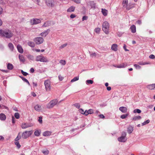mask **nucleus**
Masks as SVG:
<instances>
[{
  "mask_svg": "<svg viewBox=\"0 0 155 155\" xmlns=\"http://www.w3.org/2000/svg\"><path fill=\"white\" fill-rule=\"evenodd\" d=\"M0 35L2 37H5L7 38H11L13 34L11 31L8 30H0Z\"/></svg>",
  "mask_w": 155,
  "mask_h": 155,
  "instance_id": "obj_1",
  "label": "nucleus"
},
{
  "mask_svg": "<svg viewBox=\"0 0 155 155\" xmlns=\"http://www.w3.org/2000/svg\"><path fill=\"white\" fill-rule=\"evenodd\" d=\"M86 7L87 9L89 10H95L97 8V5L94 1H89L86 2Z\"/></svg>",
  "mask_w": 155,
  "mask_h": 155,
  "instance_id": "obj_2",
  "label": "nucleus"
},
{
  "mask_svg": "<svg viewBox=\"0 0 155 155\" xmlns=\"http://www.w3.org/2000/svg\"><path fill=\"white\" fill-rule=\"evenodd\" d=\"M35 61H40L42 62L46 63L49 62V61L47 58L43 56L42 54L38 55L36 56Z\"/></svg>",
  "mask_w": 155,
  "mask_h": 155,
  "instance_id": "obj_3",
  "label": "nucleus"
},
{
  "mask_svg": "<svg viewBox=\"0 0 155 155\" xmlns=\"http://www.w3.org/2000/svg\"><path fill=\"white\" fill-rule=\"evenodd\" d=\"M109 24L107 21L104 22L102 24V29L106 34H108L109 33Z\"/></svg>",
  "mask_w": 155,
  "mask_h": 155,
  "instance_id": "obj_4",
  "label": "nucleus"
},
{
  "mask_svg": "<svg viewBox=\"0 0 155 155\" xmlns=\"http://www.w3.org/2000/svg\"><path fill=\"white\" fill-rule=\"evenodd\" d=\"M58 102L57 99L53 100L50 101L47 105V107L48 108L50 109L53 107Z\"/></svg>",
  "mask_w": 155,
  "mask_h": 155,
  "instance_id": "obj_5",
  "label": "nucleus"
},
{
  "mask_svg": "<svg viewBox=\"0 0 155 155\" xmlns=\"http://www.w3.org/2000/svg\"><path fill=\"white\" fill-rule=\"evenodd\" d=\"M32 134L31 131H25L23 132L21 135V137L24 139H27Z\"/></svg>",
  "mask_w": 155,
  "mask_h": 155,
  "instance_id": "obj_6",
  "label": "nucleus"
},
{
  "mask_svg": "<svg viewBox=\"0 0 155 155\" xmlns=\"http://www.w3.org/2000/svg\"><path fill=\"white\" fill-rule=\"evenodd\" d=\"M44 84L47 91H49L51 90V82L49 80H45L44 81Z\"/></svg>",
  "mask_w": 155,
  "mask_h": 155,
  "instance_id": "obj_7",
  "label": "nucleus"
},
{
  "mask_svg": "<svg viewBox=\"0 0 155 155\" xmlns=\"http://www.w3.org/2000/svg\"><path fill=\"white\" fill-rule=\"evenodd\" d=\"M34 41L38 45H39L42 43L44 41L43 38L41 37H38L35 38L34 39Z\"/></svg>",
  "mask_w": 155,
  "mask_h": 155,
  "instance_id": "obj_8",
  "label": "nucleus"
},
{
  "mask_svg": "<svg viewBox=\"0 0 155 155\" xmlns=\"http://www.w3.org/2000/svg\"><path fill=\"white\" fill-rule=\"evenodd\" d=\"M34 125V124L31 123H24L21 124V127L22 129H25L27 128L31 127Z\"/></svg>",
  "mask_w": 155,
  "mask_h": 155,
  "instance_id": "obj_9",
  "label": "nucleus"
},
{
  "mask_svg": "<svg viewBox=\"0 0 155 155\" xmlns=\"http://www.w3.org/2000/svg\"><path fill=\"white\" fill-rule=\"evenodd\" d=\"M50 31L49 29H47L44 32L41 33L40 35L42 37H45L48 34Z\"/></svg>",
  "mask_w": 155,
  "mask_h": 155,
  "instance_id": "obj_10",
  "label": "nucleus"
},
{
  "mask_svg": "<svg viewBox=\"0 0 155 155\" xmlns=\"http://www.w3.org/2000/svg\"><path fill=\"white\" fill-rule=\"evenodd\" d=\"M119 110L122 113H125L127 112V108L124 107H121L119 108Z\"/></svg>",
  "mask_w": 155,
  "mask_h": 155,
  "instance_id": "obj_11",
  "label": "nucleus"
},
{
  "mask_svg": "<svg viewBox=\"0 0 155 155\" xmlns=\"http://www.w3.org/2000/svg\"><path fill=\"white\" fill-rule=\"evenodd\" d=\"M126 137L123 136H120L118 138V140L119 141L121 142H124L127 140Z\"/></svg>",
  "mask_w": 155,
  "mask_h": 155,
  "instance_id": "obj_12",
  "label": "nucleus"
},
{
  "mask_svg": "<svg viewBox=\"0 0 155 155\" xmlns=\"http://www.w3.org/2000/svg\"><path fill=\"white\" fill-rule=\"evenodd\" d=\"M32 20L33 25H36L41 22V21L39 19L34 18Z\"/></svg>",
  "mask_w": 155,
  "mask_h": 155,
  "instance_id": "obj_13",
  "label": "nucleus"
},
{
  "mask_svg": "<svg viewBox=\"0 0 155 155\" xmlns=\"http://www.w3.org/2000/svg\"><path fill=\"white\" fill-rule=\"evenodd\" d=\"M127 65V64L126 63H123L122 64H121L120 65H117L116 68H124Z\"/></svg>",
  "mask_w": 155,
  "mask_h": 155,
  "instance_id": "obj_14",
  "label": "nucleus"
},
{
  "mask_svg": "<svg viewBox=\"0 0 155 155\" xmlns=\"http://www.w3.org/2000/svg\"><path fill=\"white\" fill-rule=\"evenodd\" d=\"M14 66L11 63H8L7 64V68L9 70H12L13 69Z\"/></svg>",
  "mask_w": 155,
  "mask_h": 155,
  "instance_id": "obj_15",
  "label": "nucleus"
},
{
  "mask_svg": "<svg viewBox=\"0 0 155 155\" xmlns=\"http://www.w3.org/2000/svg\"><path fill=\"white\" fill-rule=\"evenodd\" d=\"M130 29L131 32L133 33H135L136 32V26L134 25H132L130 27Z\"/></svg>",
  "mask_w": 155,
  "mask_h": 155,
  "instance_id": "obj_16",
  "label": "nucleus"
},
{
  "mask_svg": "<svg viewBox=\"0 0 155 155\" xmlns=\"http://www.w3.org/2000/svg\"><path fill=\"white\" fill-rule=\"evenodd\" d=\"M51 131H45L43 133L44 136L46 137L47 136H49L51 135Z\"/></svg>",
  "mask_w": 155,
  "mask_h": 155,
  "instance_id": "obj_17",
  "label": "nucleus"
},
{
  "mask_svg": "<svg viewBox=\"0 0 155 155\" xmlns=\"http://www.w3.org/2000/svg\"><path fill=\"white\" fill-rule=\"evenodd\" d=\"M6 119V116L3 113L0 114V119L1 120H5Z\"/></svg>",
  "mask_w": 155,
  "mask_h": 155,
  "instance_id": "obj_18",
  "label": "nucleus"
},
{
  "mask_svg": "<svg viewBox=\"0 0 155 155\" xmlns=\"http://www.w3.org/2000/svg\"><path fill=\"white\" fill-rule=\"evenodd\" d=\"M18 57L20 61L24 62L25 61V58L22 55L19 54Z\"/></svg>",
  "mask_w": 155,
  "mask_h": 155,
  "instance_id": "obj_19",
  "label": "nucleus"
},
{
  "mask_svg": "<svg viewBox=\"0 0 155 155\" xmlns=\"http://www.w3.org/2000/svg\"><path fill=\"white\" fill-rule=\"evenodd\" d=\"M133 130V127L131 126L128 127L127 129V132L129 134H131Z\"/></svg>",
  "mask_w": 155,
  "mask_h": 155,
  "instance_id": "obj_20",
  "label": "nucleus"
},
{
  "mask_svg": "<svg viewBox=\"0 0 155 155\" xmlns=\"http://www.w3.org/2000/svg\"><path fill=\"white\" fill-rule=\"evenodd\" d=\"M101 12L103 15L105 16L107 15V11L105 9L102 8Z\"/></svg>",
  "mask_w": 155,
  "mask_h": 155,
  "instance_id": "obj_21",
  "label": "nucleus"
},
{
  "mask_svg": "<svg viewBox=\"0 0 155 155\" xmlns=\"http://www.w3.org/2000/svg\"><path fill=\"white\" fill-rule=\"evenodd\" d=\"M41 133V130H37L35 131L34 134L35 136L38 137L40 135Z\"/></svg>",
  "mask_w": 155,
  "mask_h": 155,
  "instance_id": "obj_22",
  "label": "nucleus"
},
{
  "mask_svg": "<svg viewBox=\"0 0 155 155\" xmlns=\"http://www.w3.org/2000/svg\"><path fill=\"white\" fill-rule=\"evenodd\" d=\"M74 10L75 7L73 6H71L68 9L67 11L68 12H74Z\"/></svg>",
  "mask_w": 155,
  "mask_h": 155,
  "instance_id": "obj_23",
  "label": "nucleus"
},
{
  "mask_svg": "<svg viewBox=\"0 0 155 155\" xmlns=\"http://www.w3.org/2000/svg\"><path fill=\"white\" fill-rule=\"evenodd\" d=\"M46 4L47 5L49 6L52 7L54 5V4L52 1H46Z\"/></svg>",
  "mask_w": 155,
  "mask_h": 155,
  "instance_id": "obj_24",
  "label": "nucleus"
},
{
  "mask_svg": "<svg viewBox=\"0 0 155 155\" xmlns=\"http://www.w3.org/2000/svg\"><path fill=\"white\" fill-rule=\"evenodd\" d=\"M27 57L29 60H31L33 61L34 60V57L32 55L29 54L27 56Z\"/></svg>",
  "mask_w": 155,
  "mask_h": 155,
  "instance_id": "obj_25",
  "label": "nucleus"
},
{
  "mask_svg": "<svg viewBox=\"0 0 155 155\" xmlns=\"http://www.w3.org/2000/svg\"><path fill=\"white\" fill-rule=\"evenodd\" d=\"M50 25V23L49 21H46L43 25L42 26V27H47L48 26H49Z\"/></svg>",
  "mask_w": 155,
  "mask_h": 155,
  "instance_id": "obj_26",
  "label": "nucleus"
},
{
  "mask_svg": "<svg viewBox=\"0 0 155 155\" xmlns=\"http://www.w3.org/2000/svg\"><path fill=\"white\" fill-rule=\"evenodd\" d=\"M28 45L31 48H33L35 46L34 42L32 41H29L28 43Z\"/></svg>",
  "mask_w": 155,
  "mask_h": 155,
  "instance_id": "obj_27",
  "label": "nucleus"
},
{
  "mask_svg": "<svg viewBox=\"0 0 155 155\" xmlns=\"http://www.w3.org/2000/svg\"><path fill=\"white\" fill-rule=\"evenodd\" d=\"M34 108L36 110L39 111L41 110V106L37 104L35 106Z\"/></svg>",
  "mask_w": 155,
  "mask_h": 155,
  "instance_id": "obj_28",
  "label": "nucleus"
},
{
  "mask_svg": "<svg viewBox=\"0 0 155 155\" xmlns=\"http://www.w3.org/2000/svg\"><path fill=\"white\" fill-rule=\"evenodd\" d=\"M154 86V84H149L147 85V88H148L149 89L153 90L154 89V88L153 87Z\"/></svg>",
  "mask_w": 155,
  "mask_h": 155,
  "instance_id": "obj_29",
  "label": "nucleus"
},
{
  "mask_svg": "<svg viewBox=\"0 0 155 155\" xmlns=\"http://www.w3.org/2000/svg\"><path fill=\"white\" fill-rule=\"evenodd\" d=\"M141 118V116H136L134 117L133 118V120L134 121L136 120H140Z\"/></svg>",
  "mask_w": 155,
  "mask_h": 155,
  "instance_id": "obj_30",
  "label": "nucleus"
},
{
  "mask_svg": "<svg viewBox=\"0 0 155 155\" xmlns=\"http://www.w3.org/2000/svg\"><path fill=\"white\" fill-rule=\"evenodd\" d=\"M138 64H139L140 65H144L145 64H149L150 63H148L147 62H143V61H141L139 62L138 63Z\"/></svg>",
  "mask_w": 155,
  "mask_h": 155,
  "instance_id": "obj_31",
  "label": "nucleus"
},
{
  "mask_svg": "<svg viewBox=\"0 0 155 155\" xmlns=\"http://www.w3.org/2000/svg\"><path fill=\"white\" fill-rule=\"evenodd\" d=\"M128 0H123V1L122 4L123 7H125L126 5H128Z\"/></svg>",
  "mask_w": 155,
  "mask_h": 155,
  "instance_id": "obj_32",
  "label": "nucleus"
},
{
  "mask_svg": "<svg viewBox=\"0 0 155 155\" xmlns=\"http://www.w3.org/2000/svg\"><path fill=\"white\" fill-rule=\"evenodd\" d=\"M129 115V113H127L126 114H122L120 116V117L122 119H124L126 118Z\"/></svg>",
  "mask_w": 155,
  "mask_h": 155,
  "instance_id": "obj_33",
  "label": "nucleus"
},
{
  "mask_svg": "<svg viewBox=\"0 0 155 155\" xmlns=\"http://www.w3.org/2000/svg\"><path fill=\"white\" fill-rule=\"evenodd\" d=\"M15 144L16 145L18 149H19L21 147V145L18 141H15Z\"/></svg>",
  "mask_w": 155,
  "mask_h": 155,
  "instance_id": "obj_34",
  "label": "nucleus"
},
{
  "mask_svg": "<svg viewBox=\"0 0 155 155\" xmlns=\"http://www.w3.org/2000/svg\"><path fill=\"white\" fill-rule=\"evenodd\" d=\"M21 135L20 134V133H19L18 134V136L15 138V141H18L21 138Z\"/></svg>",
  "mask_w": 155,
  "mask_h": 155,
  "instance_id": "obj_35",
  "label": "nucleus"
},
{
  "mask_svg": "<svg viewBox=\"0 0 155 155\" xmlns=\"http://www.w3.org/2000/svg\"><path fill=\"white\" fill-rule=\"evenodd\" d=\"M66 61L64 60H61L60 61L59 63L62 65H64L66 64Z\"/></svg>",
  "mask_w": 155,
  "mask_h": 155,
  "instance_id": "obj_36",
  "label": "nucleus"
},
{
  "mask_svg": "<svg viewBox=\"0 0 155 155\" xmlns=\"http://www.w3.org/2000/svg\"><path fill=\"white\" fill-rule=\"evenodd\" d=\"M141 112V111L140 110L138 109H135L133 111V112L134 113H137L138 114L140 113Z\"/></svg>",
  "mask_w": 155,
  "mask_h": 155,
  "instance_id": "obj_37",
  "label": "nucleus"
},
{
  "mask_svg": "<svg viewBox=\"0 0 155 155\" xmlns=\"http://www.w3.org/2000/svg\"><path fill=\"white\" fill-rule=\"evenodd\" d=\"M78 79H79V77L78 76L75 77L71 80V82H74L75 81H76L78 80Z\"/></svg>",
  "mask_w": 155,
  "mask_h": 155,
  "instance_id": "obj_38",
  "label": "nucleus"
},
{
  "mask_svg": "<svg viewBox=\"0 0 155 155\" xmlns=\"http://www.w3.org/2000/svg\"><path fill=\"white\" fill-rule=\"evenodd\" d=\"M86 83L87 84H92L93 83V81L91 80H88L86 81Z\"/></svg>",
  "mask_w": 155,
  "mask_h": 155,
  "instance_id": "obj_39",
  "label": "nucleus"
},
{
  "mask_svg": "<svg viewBox=\"0 0 155 155\" xmlns=\"http://www.w3.org/2000/svg\"><path fill=\"white\" fill-rule=\"evenodd\" d=\"M150 122V120H147L146 121H144L143 123L142 124V126H143V125H146L148 123H149Z\"/></svg>",
  "mask_w": 155,
  "mask_h": 155,
  "instance_id": "obj_40",
  "label": "nucleus"
},
{
  "mask_svg": "<svg viewBox=\"0 0 155 155\" xmlns=\"http://www.w3.org/2000/svg\"><path fill=\"white\" fill-rule=\"evenodd\" d=\"M8 47L10 48H14L13 45L12 43H8Z\"/></svg>",
  "mask_w": 155,
  "mask_h": 155,
  "instance_id": "obj_41",
  "label": "nucleus"
},
{
  "mask_svg": "<svg viewBox=\"0 0 155 155\" xmlns=\"http://www.w3.org/2000/svg\"><path fill=\"white\" fill-rule=\"evenodd\" d=\"M14 115L15 117L17 119H19L20 117V115L18 113H15Z\"/></svg>",
  "mask_w": 155,
  "mask_h": 155,
  "instance_id": "obj_42",
  "label": "nucleus"
},
{
  "mask_svg": "<svg viewBox=\"0 0 155 155\" xmlns=\"http://www.w3.org/2000/svg\"><path fill=\"white\" fill-rule=\"evenodd\" d=\"M117 45L116 44H114L112 45L111 48H117Z\"/></svg>",
  "mask_w": 155,
  "mask_h": 155,
  "instance_id": "obj_43",
  "label": "nucleus"
},
{
  "mask_svg": "<svg viewBox=\"0 0 155 155\" xmlns=\"http://www.w3.org/2000/svg\"><path fill=\"white\" fill-rule=\"evenodd\" d=\"M49 150H43L42 151V153L45 155H47L49 153Z\"/></svg>",
  "mask_w": 155,
  "mask_h": 155,
  "instance_id": "obj_44",
  "label": "nucleus"
},
{
  "mask_svg": "<svg viewBox=\"0 0 155 155\" xmlns=\"http://www.w3.org/2000/svg\"><path fill=\"white\" fill-rule=\"evenodd\" d=\"M21 72L23 75L25 76H26L28 74L27 72L23 71L22 70H21Z\"/></svg>",
  "mask_w": 155,
  "mask_h": 155,
  "instance_id": "obj_45",
  "label": "nucleus"
},
{
  "mask_svg": "<svg viewBox=\"0 0 155 155\" xmlns=\"http://www.w3.org/2000/svg\"><path fill=\"white\" fill-rule=\"evenodd\" d=\"M74 106L77 108L79 109L80 107V105L79 103H75L74 104Z\"/></svg>",
  "mask_w": 155,
  "mask_h": 155,
  "instance_id": "obj_46",
  "label": "nucleus"
},
{
  "mask_svg": "<svg viewBox=\"0 0 155 155\" xmlns=\"http://www.w3.org/2000/svg\"><path fill=\"white\" fill-rule=\"evenodd\" d=\"M134 66L137 69H140L141 68V67L138 64H134Z\"/></svg>",
  "mask_w": 155,
  "mask_h": 155,
  "instance_id": "obj_47",
  "label": "nucleus"
},
{
  "mask_svg": "<svg viewBox=\"0 0 155 155\" xmlns=\"http://www.w3.org/2000/svg\"><path fill=\"white\" fill-rule=\"evenodd\" d=\"M88 114H93L94 113L93 110L91 109H89L88 110Z\"/></svg>",
  "mask_w": 155,
  "mask_h": 155,
  "instance_id": "obj_48",
  "label": "nucleus"
},
{
  "mask_svg": "<svg viewBox=\"0 0 155 155\" xmlns=\"http://www.w3.org/2000/svg\"><path fill=\"white\" fill-rule=\"evenodd\" d=\"M100 28H96L95 29V32L97 33H99L100 31Z\"/></svg>",
  "mask_w": 155,
  "mask_h": 155,
  "instance_id": "obj_49",
  "label": "nucleus"
},
{
  "mask_svg": "<svg viewBox=\"0 0 155 155\" xmlns=\"http://www.w3.org/2000/svg\"><path fill=\"white\" fill-rule=\"evenodd\" d=\"M19 77L22 79V80L24 82H26L28 80L25 78L23 77L22 76H19Z\"/></svg>",
  "mask_w": 155,
  "mask_h": 155,
  "instance_id": "obj_50",
  "label": "nucleus"
},
{
  "mask_svg": "<svg viewBox=\"0 0 155 155\" xmlns=\"http://www.w3.org/2000/svg\"><path fill=\"white\" fill-rule=\"evenodd\" d=\"M126 135H127V134H126V132H124V131L122 132V134H121V136H123V137H126Z\"/></svg>",
  "mask_w": 155,
  "mask_h": 155,
  "instance_id": "obj_51",
  "label": "nucleus"
},
{
  "mask_svg": "<svg viewBox=\"0 0 155 155\" xmlns=\"http://www.w3.org/2000/svg\"><path fill=\"white\" fill-rule=\"evenodd\" d=\"M124 8H126V9L128 10H129L131 7L127 5H126L125 7H124Z\"/></svg>",
  "mask_w": 155,
  "mask_h": 155,
  "instance_id": "obj_52",
  "label": "nucleus"
},
{
  "mask_svg": "<svg viewBox=\"0 0 155 155\" xmlns=\"http://www.w3.org/2000/svg\"><path fill=\"white\" fill-rule=\"evenodd\" d=\"M68 44L67 43H65L64 44L62 45L60 47V48H64Z\"/></svg>",
  "mask_w": 155,
  "mask_h": 155,
  "instance_id": "obj_53",
  "label": "nucleus"
},
{
  "mask_svg": "<svg viewBox=\"0 0 155 155\" xmlns=\"http://www.w3.org/2000/svg\"><path fill=\"white\" fill-rule=\"evenodd\" d=\"M77 4H79L81 3V0H72Z\"/></svg>",
  "mask_w": 155,
  "mask_h": 155,
  "instance_id": "obj_54",
  "label": "nucleus"
},
{
  "mask_svg": "<svg viewBox=\"0 0 155 155\" xmlns=\"http://www.w3.org/2000/svg\"><path fill=\"white\" fill-rule=\"evenodd\" d=\"M87 17L86 16H84L83 17L82 20L83 21H84V20H86L87 19Z\"/></svg>",
  "mask_w": 155,
  "mask_h": 155,
  "instance_id": "obj_55",
  "label": "nucleus"
},
{
  "mask_svg": "<svg viewBox=\"0 0 155 155\" xmlns=\"http://www.w3.org/2000/svg\"><path fill=\"white\" fill-rule=\"evenodd\" d=\"M42 118L41 117H39V119L38 120V121L40 123H42Z\"/></svg>",
  "mask_w": 155,
  "mask_h": 155,
  "instance_id": "obj_56",
  "label": "nucleus"
},
{
  "mask_svg": "<svg viewBox=\"0 0 155 155\" xmlns=\"http://www.w3.org/2000/svg\"><path fill=\"white\" fill-rule=\"evenodd\" d=\"M149 58L150 59H153L155 58V56L153 54H151L149 56Z\"/></svg>",
  "mask_w": 155,
  "mask_h": 155,
  "instance_id": "obj_57",
  "label": "nucleus"
},
{
  "mask_svg": "<svg viewBox=\"0 0 155 155\" xmlns=\"http://www.w3.org/2000/svg\"><path fill=\"white\" fill-rule=\"evenodd\" d=\"M98 116L101 118L104 119L105 118L104 116L102 114H100Z\"/></svg>",
  "mask_w": 155,
  "mask_h": 155,
  "instance_id": "obj_58",
  "label": "nucleus"
},
{
  "mask_svg": "<svg viewBox=\"0 0 155 155\" xmlns=\"http://www.w3.org/2000/svg\"><path fill=\"white\" fill-rule=\"evenodd\" d=\"M79 112L82 114H84V110L82 108H80L79 109Z\"/></svg>",
  "mask_w": 155,
  "mask_h": 155,
  "instance_id": "obj_59",
  "label": "nucleus"
},
{
  "mask_svg": "<svg viewBox=\"0 0 155 155\" xmlns=\"http://www.w3.org/2000/svg\"><path fill=\"white\" fill-rule=\"evenodd\" d=\"M88 110H85V111H84L83 114H84L85 116H87V115H88L89 114H88Z\"/></svg>",
  "mask_w": 155,
  "mask_h": 155,
  "instance_id": "obj_60",
  "label": "nucleus"
},
{
  "mask_svg": "<svg viewBox=\"0 0 155 155\" xmlns=\"http://www.w3.org/2000/svg\"><path fill=\"white\" fill-rule=\"evenodd\" d=\"M18 51L20 53H22L23 52V49H17Z\"/></svg>",
  "mask_w": 155,
  "mask_h": 155,
  "instance_id": "obj_61",
  "label": "nucleus"
},
{
  "mask_svg": "<svg viewBox=\"0 0 155 155\" xmlns=\"http://www.w3.org/2000/svg\"><path fill=\"white\" fill-rule=\"evenodd\" d=\"M76 16L74 14H72L70 15V17L71 18H73L76 17Z\"/></svg>",
  "mask_w": 155,
  "mask_h": 155,
  "instance_id": "obj_62",
  "label": "nucleus"
},
{
  "mask_svg": "<svg viewBox=\"0 0 155 155\" xmlns=\"http://www.w3.org/2000/svg\"><path fill=\"white\" fill-rule=\"evenodd\" d=\"M58 78L60 81H61L64 78L63 77L60 75H59L58 76Z\"/></svg>",
  "mask_w": 155,
  "mask_h": 155,
  "instance_id": "obj_63",
  "label": "nucleus"
},
{
  "mask_svg": "<svg viewBox=\"0 0 155 155\" xmlns=\"http://www.w3.org/2000/svg\"><path fill=\"white\" fill-rule=\"evenodd\" d=\"M90 55L92 57H93L94 56H96V54L95 52H94L92 54H91Z\"/></svg>",
  "mask_w": 155,
  "mask_h": 155,
  "instance_id": "obj_64",
  "label": "nucleus"
}]
</instances>
